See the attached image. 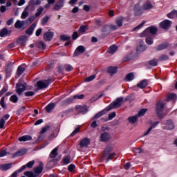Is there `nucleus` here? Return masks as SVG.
Listing matches in <instances>:
<instances>
[{
	"label": "nucleus",
	"mask_w": 177,
	"mask_h": 177,
	"mask_svg": "<svg viewBox=\"0 0 177 177\" xmlns=\"http://www.w3.org/2000/svg\"><path fill=\"white\" fill-rule=\"evenodd\" d=\"M26 23V21L17 20L15 24V28L19 29L22 28L23 30H24V28H26V27H24Z\"/></svg>",
	"instance_id": "nucleus-12"
},
{
	"label": "nucleus",
	"mask_w": 177,
	"mask_h": 177,
	"mask_svg": "<svg viewBox=\"0 0 177 177\" xmlns=\"http://www.w3.org/2000/svg\"><path fill=\"white\" fill-rule=\"evenodd\" d=\"M12 34V31L8 30V28H3L0 30V37L3 38L4 37H8V35H10Z\"/></svg>",
	"instance_id": "nucleus-15"
},
{
	"label": "nucleus",
	"mask_w": 177,
	"mask_h": 177,
	"mask_svg": "<svg viewBox=\"0 0 177 177\" xmlns=\"http://www.w3.org/2000/svg\"><path fill=\"white\" fill-rule=\"evenodd\" d=\"M71 161V156H70V155H68L63 158V162L64 164H65V165H67V164H70Z\"/></svg>",
	"instance_id": "nucleus-39"
},
{
	"label": "nucleus",
	"mask_w": 177,
	"mask_h": 177,
	"mask_svg": "<svg viewBox=\"0 0 177 177\" xmlns=\"http://www.w3.org/2000/svg\"><path fill=\"white\" fill-rule=\"evenodd\" d=\"M122 102H124V97H118L113 102H111L109 106H108L105 109H103L101 111L98 112L97 114H95V116L92 118V121H95V120L100 118V117L104 115V114H106L107 111H110L113 110V109H119V107H121Z\"/></svg>",
	"instance_id": "nucleus-1"
},
{
	"label": "nucleus",
	"mask_w": 177,
	"mask_h": 177,
	"mask_svg": "<svg viewBox=\"0 0 177 177\" xmlns=\"http://www.w3.org/2000/svg\"><path fill=\"white\" fill-rule=\"evenodd\" d=\"M157 27L155 26H149L147 29H145L142 33L141 34L142 37H150L153 35H155V34H157L158 31Z\"/></svg>",
	"instance_id": "nucleus-3"
},
{
	"label": "nucleus",
	"mask_w": 177,
	"mask_h": 177,
	"mask_svg": "<svg viewBox=\"0 0 177 177\" xmlns=\"http://www.w3.org/2000/svg\"><path fill=\"white\" fill-rule=\"evenodd\" d=\"M107 73L109 74H115L117 73V66H109Z\"/></svg>",
	"instance_id": "nucleus-34"
},
{
	"label": "nucleus",
	"mask_w": 177,
	"mask_h": 177,
	"mask_svg": "<svg viewBox=\"0 0 177 177\" xmlns=\"http://www.w3.org/2000/svg\"><path fill=\"white\" fill-rule=\"evenodd\" d=\"M149 84V80L144 79L141 82L137 84L138 88H140V89H145L146 86Z\"/></svg>",
	"instance_id": "nucleus-14"
},
{
	"label": "nucleus",
	"mask_w": 177,
	"mask_h": 177,
	"mask_svg": "<svg viewBox=\"0 0 177 177\" xmlns=\"http://www.w3.org/2000/svg\"><path fill=\"white\" fill-rule=\"evenodd\" d=\"M44 7H39L37 10V12L35 13V17H39L40 15H42V12H44Z\"/></svg>",
	"instance_id": "nucleus-44"
},
{
	"label": "nucleus",
	"mask_w": 177,
	"mask_h": 177,
	"mask_svg": "<svg viewBox=\"0 0 177 177\" xmlns=\"http://www.w3.org/2000/svg\"><path fill=\"white\" fill-rule=\"evenodd\" d=\"M168 46H169V44L167 42H165L156 46V50H163V49H167Z\"/></svg>",
	"instance_id": "nucleus-25"
},
{
	"label": "nucleus",
	"mask_w": 177,
	"mask_h": 177,
	"mask_svg": "<svg viewBox=\"0 0 177 177\" xmlns=\"http://www.w3.org/2000/svg\"><path fill=\"white\" fill-rule=\"evenodd\" d=\"M96 78V75H93L84 79V82H91V81H93Z\"/></svg>",
	"instance_id": "nucleus-50"
},
{
	"label": "nucleus",
	"mask_w": 177,
	"mask_h": 177,
	"mask_svg": "<svg viewBox=\"0 0 177 177\" xmlns=\"http://www.w3.org/2000/svg\"><path fill=\"white\" fill-rule=\"evenodd\" d=\"M147 111V109H142L138 112V113L136 115H138V118L143 117V115L146 114Z\"/></svg>",
	"instance_id": "nucleus-52"
},
{
	"label": "nucleus",
	"mask_w": 177,
	"mask_h": 177,
	"mask_svg": "<svg viewBox=\"0 0 177 177\" xmlns=\"http://www.w3.org/2000/svg\"><path fill=\"white\" fill-rule=\"evenodd\" d=\"M172 25V21L166 19L163 21L160 22L159 26L160 28H162L163 30H168L171 26Z\"/></svg>",
	"instance_id": "nucleus-6"
},
{
	"label": "nucleus",
	"mask_w": 177,
	"mask_h": 177,
	"mask_svg": "<svg viewBox=\"0 0 177 177\" xmlns=\"http://www.w3.org/2000/svg\"><path fill=\"white\" fill-rule=\"evenodd\" d=\"M158 124H160V122H158V121L152 123L151 124V127L147 131V132H145L144 133V136H147V135H149V133H150V132H151V131L153 129V128H156V127H157V125H158Z\"/></svg>",
	"instance_id": "nucleus-20"
},
{
	"label": "nucleus",
	"mask_w": 177,
	"mask_h": 177,
	"mask_svg": "<svg viewBox=\"0 0 177 177\" xmlns=\"http://www.w3.org/2000/svg\"><path fill=\"white\" fill-rule=\"evenodd\" d=\"M12 66H13V63L10 62L7 66H6V77L9 78L10 77V75L12 74Z\"/></svg>",
	"instance_id": "nucleus-16"
},
{
	"label": "nucleus",
	"mask_w": 177,
	"mask_h": 177,
	"mask_svg": "<svg viewBox=\"0 0 177 177\" xmlns=\"http://www.w3.org/2000/svg\"><path fill=\"white\" fill-rule=\"evenodd\" d=\"M64 67H65L66 71H73V70H74V68L73 67V66L70 64H66Z\"/></svg>",
	"instance_id": "nucleus-57"
},
{
	"label": "nucleus",
	"mask_w": 177,
	"mask_h": 177,
	"mask_svg": "<svg viewBox=\"0 0 177 177\" xmlns=\"http://www.w3.org/2000/svg\"><path fill=\"white\" fill-rule=\"evenodd\" d=\"M88 30V25H82L78 31L80 34H84V32H85V31H86Z\"/></svg>",
	"instance_id": "nucleus-41"
},
{
	"label": "nucleus",
	"mask_w": 177,
	"mask_h": 177,
	"mask_svg": "<svg viewBox=\"0 0 177 177\" xmlns=\"http://www.w3.org/2000/svg\"><path fill=\"white\" fill-rule=\"evenodd\" d=\"M111 151H113V147H111V146L106 147V148L104 151V154L102 156V158L107 157L109 156V154H110V153H111Z\"/></svg>",
	"instance_id": "nucleus-23"
},
{
	"label": "nucleus",
	"mask_w": 177,
	"mask_h": 177,
	"mask_svg": "<svg viewBox=\"0 0 177 177\" xmlns=\"http://www.w3.org/2000/svg\"><path fill=\"white\" fill-rule=\"evenodd\" d=\"M36 46L39 48V49H46V44H45L44 41H39L37 43Z\"/></svg>",
	"instance_id": "nucleus-43"
},
{
	"label": "nucleus",
	"mask_w": 177,
	"mask_h": 177,
	"mask_svg": "<svg viewBox=\"0 0 177 177\" xmlns=\"http://www.w3.org/2000/svg\"><path fill=\"white\" fill-rule=\"evenodd\" d=\"M0 106H1L2 109L6 110V103L5 102V97H2L0 100Z\"/></svg>",
	"instance_id": "nucleus-51"
},
{
	"label": "nucleus",
	"mask_w": 177,
	"mask_h": 177,
	"mask_svg": "<svg viewBox=\"0 0 177 177\" xmlns=\"http://www.w3.org/2000/svg\"><path fill=\"white\" fill-rule=\"evenodd\" d=\"M35 95V92L34 91H26L24 93V95L26 97H31Z\"/></svg>",
	"instance_id": "nucleus-58"
},
{
	"label": "nucleus",
	"mask_w": 177,
	"mask_h": 177,
	"mask_svg": "<svg viewBox=\"0 0 177 177\" xmlns=\"http://www.w3.org/2000/svg\"><path fill=\"white\" fill-rule=\"evenodd\" d=\"M118 49V48L115 45L111 46L109 48V53H111V55H114V53L117 52Z\"/></svg>",
	"instance_id": "nucleus-38"
},
{
	"label": "nucleus",
	"mask_w": 177,
	"mask_h": 177,
	"mask_svg": "<svg viewBox=\"0 0 177 177\" xmlns=\"http://www.w3.org/2000/svg\"><path fill=\"white\" fill-rule=\"evenodd\" d=\"M12 163H6L0 165L1 171H8V169H10L12 168Z\"/></svg>",
	"instance_id": "nucleus-24"
},
{
	"label": "nucleus",
	"mask_w": 177,
	"mask_h": 177,
	"mask_svg": "<svg viewBox=\"0 0 177 177\" xmlns=\"http://www.w3.org/2000/svg\"><path fill=\"white\" fill-rule=\"evenodd\" d=\"M115 156V153H109L108 154V157L106 158V162H109V161H110V160H112L113 158Z\"/></svg>",
	"instance_id": "nucleus-59"
},
{
	"label": "nucleus",
	"mask_w": 177,
	"mask_h": 177,
	"mask_svg": "<svg viewBox=\"0 0 177 177\" xmlns=\"http://www.w3.org/2000/svg\"><path fill=\"white\" fill-rule=\"evenodd\" d=\"M150 66H156L158 64L157 60L156 59H153L152 60H150L149 62Z\"/></svg>",
	"instance_id": "nucleus-62"
},
{
	"label": "nucleus",
	"mask_w": 177,
	"mask_h": 177,
	"mask_svg": "<svg viewBox=\"0 0 177 177\" xmlns=\"http://www.w3.org/2000/svg\"><path fill=\"white\" fill-rule=\"evenodd\" d=\"M166 129L171 131L172 129H175V125L174 124V122L171 120H167L166 123Z\"/></svg>",
	"instance_id": "nucleus-18"
},
{
	"label": "nucleus",
	"mask_w": 177,
	"mask_h": 177,
	"mask_svg": "<svg viewBox=\"0 0 177 177\" xmlns=\"http://www.w3.org/2000/svg\"><path fill=\"white\" fill-rule=\"evenodd\" d=\"M10 102H12V103H17V102H19V97L16 95H12L10 97Z\"/></svg>",
	"instance_id": "nucleus-48"
},
{
	"label": "nucleus",
	"mask_w": 177,
	"mask_h": 177,
	"mask_svg": "<svg viewBox=\"0 0 177 177\" xmlns=\"http://www.w3.org/2000/svg\"><path fill=\"white\" fill-rule=\"evenodd\" d=\"M146 49L147 47L145 42H143V41H140L137 46V52H138V53H141V52H145Z\"/></svg>",
	"instance_id": "nucleus-13"
},
{
	"label": "nucleus",
	"mask_w": 177,
	"mask_h": 177,
	"mask_svg": "<svg viewBox=\"0 0 177 177\" xmlns=\"http://www.w3.org/2000/svg\"><path fill=\"white\" fill-rule=\"evenodd\" d=\"M44 171V164L42 162L39 163V165L34 168V172L35 174H41Z\"/></svg>",
	"instance_id": "nucleus-21"
},
{
	"label": "nucleus",
	"mask_w": 177,
	"mask_h": 177,
	"mask_svg": "<svg viewBox=\"0 0 177 177\" xmlns=\"http://www.w3.org/2000/svg\"><path fill=\"white\" fill-rule=\"evenodd\" d=\"M53 35H55V33L48 30L44 34L43 39H44V41H51L52 38H53Z\"/></svg>",
	"instance_id": "nucleus-10"
},
{
	"label": "nucleus",
	"mask_w": 177,
	"mask_h": 177,
	"mask_svg": "<svg viewBox=\"0 0 177 177\" xmlns=\"http://www.w3.org/2000/svg\"><path fill=\"white\" fill-rule=\"evenodd\" d=\"M28 10V7H26L21 15V19H24L28 17V11H27Z\"/></svg>",
	"instance_id": "nucleus-42"
},
{
	"label": "nucleus",
	"mask_w": 177,
	"mask_h": 177,
	"mask_svg": "<svg viewBox=\"0 0 177 177\" xmlns=\"http://www.w3.org/2000/svg\"><path fill=\"white\" fill-rule=\"evenodd\" d=\"M26 169V166H22L21 168L19 169L18 170L15 171L12 175L11 177H17L18 174H20L22 171Z\"/></svg>",
	"instance_id": "nucleus-36"
},
{
	"label": "nucleus",
	"mask_w": 177,
	"mask_h": 177,
	"mask_svg": "<svg viewBox=\"0 0 177 177\" xmlns=\"http://www.w3.org/2000/svg\"><path fill=\"white\" fill-rule=\"evenodd\" d=\"M35 27H37V24L33 23L26 30V34L28 35H32V32H34V30H35Z\"/></svg>",
	"instance_id": "nucleus-19"
},
{
	"label": "nucleus",
	"mask_w": 177,
	"mask_h": 177,
	"mask_svg": "<svg viewBox=\"0 0 177 177\" xmlns=\"http://www.w3.org/2000/svg\"><path fill=\"white\" fill-rule=\"evenodd\" d=\"M141 37H147L145 42L146 44H147V45H153V38L154 37H151L152 36H142Z\"/></svg>",
	"instance_id": "nucleus-35"
},
{
	"label": "nucleus",
	"mask_w": 177,
	"mask_h": 177,
	"mask_svg": "<svg viewBox=\"0 0 177 177\" xmlns=\"http://www.w3.org/2000/svg\"><path fill=\"white\" fill-rule=\"evenodd\" d=\"M111 139L110 133L104 132L100 134V142H109Z\"/></svg>",
	"instance_id": "nucleus-8"
},
{
	"label": "nucleus",
	"mask_w": 177,
	"mask_h": 177,
	"mask_svg": "<svg viewBox=\"0 0 177 177\" xmlns=\"http://www.w3.org/2000/svg\"><path fill=\"white\" fill-rule=\"evenodd\" d=\"M91 145V140L89 138H84L80 142V146L82 148L88 147Z\"/></svg>",
	"instance_id": "nucleus-11"
},
{
	"label": "nucleus",
	"mask_w": 177,
	"mask_h": 177,
	"mask_svg": "<svg viewBox=\"0 0 177 177\" xmlns=\"http://www.w3.org/2000/svg\"><path fill=\"white\" fill-rule=\"evenodd\" d=\"M85 97V95L81 94V95H73V99H79L82 100Z\"/></svg>",
	"instance_id": "nucleus-60"
},
{
	"label": "nucleus",
	"mask_w": 177,
	"mask_h": 177,
	"mask_svg": "<svg viewBox=\"0 0 177 177\" xmlns=\"http://www.w3.org/2000/svg\"><path fill=\"white\" fill-rule=\"evenodd\" d=\"M19 45L21 46H26V42H27V37L26 36H21L17 41Z\"/></svg>",
	"instance_id": "nucleus-26"
},
{
	"label": "nucleus",
	"mask_w": 177,
	"mask_h": 177,
	"mask_svg": "<svg viewBox=\"0 0 177 177\" xmlns=\"http://www.w3.org/2000/svg\"><path fill=\"white\" fill-rule=\"evenodd\" d=\"M27 153V149H21L19 151H17L14 155L12 156V158H15V157H20L21 156H24Z\"/></svg>",
	"instance_id": "nucleus-27"
},
{
	"label": "nucleus",
	"mask_w": 177,
	"mask_h": 177,
	"mask_svg": "<svg viewBox=\"0 0 177 177\" xmlns=\"http://www.w3.org/2000/svg\"><path fill=\"white\" fill-rule=\"evenodd\" d=\"M164 111V102L161 101H158L156 103V113L157 114L158 118L160 120H162L164 118V113L162 112Z\"/></svg>",
	"instance_id": "nucleus-2"
},
{
	"label": "nucleus",
	"mask_w": 177,
	"mask_h": 177,
	"mask_svg": "<svg viewBox=\"0 0 177 177\" xmlns=\"http://www.w3.org/2000/svg\"><path fill=\"white\" fill-rule=\"evenodd\" d=\"M74 169H75V165H74V164H71L68 167V171H69V172H73V171H74Z\"/></svg>",
	"instance_id": "nucleus-61"
},
{
	"label": "nucleus",
	"mask_w": 177,
	"mask_h": 177,
	"mask_svg": "<svg viewBox=\"0 0 177 177\" xmlns=\"http://www.w3.org/2000/svg\"><path fill=\"white\" fill-rule=\"evenodd\" d=\"M169 57H168V55H162L158 59V62H165V60H169Z\"/></svg>",
	"instance_id": "nucleus-45"
},
{
	"label": "nucleus",
	"mask_w": 177,
	"mask_h": 177,
	"mask_svg": "<svg viewBox=\"0 0 177 177\" xmlns=\"http://www.w3.org/2000/svg\"><path fill=\"white\" fill-rule=\"evenodd\" d=\"M86 49L84 46H79L75 50L73 53V57H77L80 55H82L85 52Z\"/></svg>",
	"instance_id": "nucleus-7"
},
{
	"label": "nucleus",
	"mask_w": 177,
	"mask_h": 177,
	"mask_svg": "<svg viewBox=\"0 0 177 177\" xmlns=\"http://www.w3.org/2000/svg\"><path fill=\"white\" fill-rule=\"evenodd\" d=\"M167 102H171V100H176V94H169L166 99Z\"/></svg>",
	"instance_id": "nucleus-40"
},
{
	"label": "nucleus",
	"mask_w": 177,
	"mask_h": 177,
	"mask_svg": "<svg viewBox=\"0 0 177 177\" xmlns=\"http://www.w3.org/2000/svg\"><path fill=\"white\" fill-rule=\"evenodd\" d=\"M50 82H52V79H48L43 81L39 80L37 82V85L39 89H45V88H48V86H49Z\"/></svg>",
	"instance_id": "nucleus-4"
},
{
	"label": "nucleus",
	"mask_w": 177,
	"mask_h": 177,
	"mask_svg": "<svg viewBox=\"0 0 177 177\" xmlns=\"http://www.w3.org/2000/svg\"><path fill=\"white\" fill-rule=\"evenodd\" d=\"M138 118H139L138 115H135L134 116L129 117L128 121L130 124H135L138 121Z\"/></svg>",
	"instance_id": "nucleus-37"
},
{
	"label": "nucleus",
	"mask_w": 177,
	"mask_h": 177,
	"mask_svg": "<svg viewBox=\"0 0 177 177\" xmlns=\"http://www.w3.org/2000/svg\"><path fill=\"white\" fill-rule=\"evenodd\" d=\"M61 41H69V39H71V37L67 35H62L60 36Z\"/></svg>",
	"instance_id": "nucleus-53"
},
{
	"label": "nucleus",
	"mask_w": 177,
	"mask_h": 177,
	"mask_svg": "<svg viewBox=\"0 0 177 177\" xmlns=\"http://www.w3.org/2000/svg\"><path fill=\"white\" fill-rule=\"evenodd\" d=\"M55 107H56V104L55 103H50L45 107V110L48 113H51Z\"/></svg>",
	"instance_id": "nucleus-28"
},
{
	"label": "nucleus",
	"mask_w": 177,
	"mask_h": 177,
	"mask_svg": "<svg viewBox=\"0 0 177 177\" xmlns=\"http://www.w3.org/2000/svg\"><path fill=\"white\" fill-rule=\"evenodd\" d=\"M142 9L144 10H150V9H153V4H151V1H147L142 6Z\"/></svg>",
	"instance_id": "nucleus-17"
},
{
	"label": "nucleus",
	"mask_w": 177,
	"mask_h": 177,
	"mask_svg": "<svg viewBox=\"0 0 177 177\" xmlns=\"http://www.w3.org/2000/svg\"><path fill=\"white\" fill-rule=\"evenodd\" d=\"M80 129H81L80 127H77L70 135V136H71V138L75 136V135H77V133H78V132H80Z\"/></svg>",
	"instance_id": "nucleus-56"
},
{
	"label": "nucleus",
	"mask_w": 177,
	"mask_h": 177,
	"mask_svg": "<svg viewBox=\"0 0 177 177\" xmlns=\"http://www.w3.org/2000/svg\"><path fill=\"white\" fill-rule=\"evenodd\" d=\"M71 103H74V97L66 98L62 102V104H64V106L70 104Z\"/></svg>",
	"instance_id": "nucleus-32"
},
{
	"label": "nucleus",
	"mask_w": 177,
	"mask_h": 177,
	"mask_svg": "<svg viewBox=\"0 0 177 177\" xmlns=\"http://www.w3.org/2000/svg\"><path fill=\"white\" fill-rule=\"evenodd\" d=\"M58 150H59V147H57L54 149H53L49 155L50 158H56V157H57L58 156V153H57Z\"/></svg>",
	"instance_id": "nucleus-29"
},
{
	"label": "nucleus",
	"mask_w": 177,
	"mask_h": 177,
	"mask_svg": "<svg viewBox=\"0 0 177 177\" xmlns=\"http://www.w3.org/2000/svg\"><path fill=\"white\" fill-rule=\"evenodd\" d=\"M124 20H125V18L124 17L120 16L116 18L115 23L117 26L119 27H122V21H124Z\"/></svg>",
	"instance_id": "nucleus-31"
},
{
	"label": "nucleus",
	"mask_w": 177,
	"mask_h": 177,
	"mask_svg": "<svg viewBox=\"0 0 177 177\" xmlns=\"http://www.w3.org/2000/svg\"><path fill=\"white\" fill-rule=\"evenodd\" d=\"M6 92H8V86L3 87V88L0 91V96H2V95H3V93H5Z\"/></svg>",
	"instance_id": "nucleus-64"
},
{
	"label": "nucleus",
	"mask_w": 177,
	"mask_h": 177,
	"mask_svg": "<svg viewBox=\"0 0 177 177\" xmlns=\"http://www.w3.org/2000/svg\"><path fill=\"white\" fill-rule=\"evenodd\" d=\"M24 175H25V176H28V177H37V175H35L34 174V172L30 171H25L24 173Z\"/></svg>",
	"instance_id": "nucleus-49"
},
{
	"label": "nucleus",
	"mask_w": 177,
	"mask_h": 177,
	"mask_svg": "<svg viewBox=\"0 0 177 177\" xmlns=\"http://www.w3.org/2000/svg\"><path fill=\"white\" fill-rule=\"evenodd\" d=\"M27 89V83H17L16 84V92L18 95H21Z\"/></svg>",
	"instance_id": "nucleus-5"
},
{
	"label": "nucleus",
	"mask_w": 177,
	"mask_h": 177,
	"mask_svg": "<svg viewBox=\"0 0 177 177\" xmlns=\"http://www.w3.org/2000/svg\"><path fill=\"white\" fill-rule=\"evenodd\" d=\"M41 24L43 26H45V24H46L48 21H49V16L46 15L44 17L41 19Z\"/></svg>",
	"instance_id": "nucleus-54"
},
{
	"label": "nucleus",
	"mask_w": 177,
	"mask_h": 177,
	"mask_svg": "<svg viewBox=\"0 0 177 177\" xmlns=\"http://www.w3.org/2000/svg\"><path fill=\"white\" fill-rule=\"evenodd\" d=\"M134 10L135 12H140V10H142V8H140V5L139 3L135 5Z\"/></svg>",
	"instance_id": "nucleus-63"
},
{
	"label": "nucleus",
	"mask_w": 177,
	"mask_h": 177,
	"mask_svg": "<svg viewBox=\"0 0 177 177\" xmlns=\"http://www.w3.org/2000/svg\"><path fill=\"white\" fill-rule=\"evenodd\" d=\"M26 71V68L23 66V65L19 66L17 71V75H18L19 77L21 75Z\"/></svg>",
	"instance_id": "nucleus-33"
},
{
	"label": "nucleus",
	"mask_w": 177,
	"mask_h": 177,
	"mask_svg": "<svg viewBox=\"0 0 177 177\" xmlns=\"http://www.w3.org/2000/svg\"><path fill=\"white\" fill-rule=\"evenodd\" d=\"M34 164H35V160H32L28 162L26 165H24L23 167H26V168H32Z\"/></svg>",
	"instance_id": "nucleus-55"
},
{
	"label": "nucleus",
	"mask_w": 177,
	"mask_h": 177,
	"mask_svg": "<svg viewBox=\"0 0 177 177\" xmlns=\"http://www.w3.org/2000/svg\"><path fill=\"white\" fill-rule=\"evenodd\" d=\"M64 6V0H59L55 6L54 10H59V9H62Z\"/></svg>",
	"instance_id": "nucleus-22"
},
{
	"label": "nucleus",
	"mask_w": 177,
	"mask_h": 177,
	"mask_svg": "<svg viewBox=\"0 0 177 177\" xmlns=\"http://www.w3.org/2000/svg\"><path fill=\"white\" fill-rule=\"evenodd\" d=\"M134 78H135V76H134L133 73H130L126 75L125 80H126V81H132V80H133Z\"/></svg>",
	"instance_id": "nucleus-46"
},
{
	"label": "nucleus",
	"mask_w": 177,
	"mask_h": 177,
	"mask_svg": "<svg viewBox=\"0 0 177 177\" xmlns=\"http://www.w3.org/2000/svg\"><path fill=\"white\" fill-rule=\"evenodd\" d=\"M18 140L19 142H27L28 140H32V137H31V136L25 135V136L20 137L18 139Z\"/></svg>",
	"instance_id": "nucleus-30"
},
{
	"label": "nucleus",
	"mask_w": 177,
	"mask_h": 177,
	"mask_svg": "<svg viewBox=\"0 0 177 177\" xmlns=\"http://www.w3.org/2000/svg\"><path fill=\"white\" fill-rule=\"evenodd\" d=\"M177 17V11L176 10H174L167 14V17L169 19H174V17Z\"/></svg>",
	"instance_id": "nucleus-47"
},
{
	"label": "nucleus",
	"mask_w": 177,
	"mask_h": 177,
	"mask_svg": "<svg viewBox=\"0 0 177 177\" xmlns=\"http://www.w3.org/2000/svg\"><path fill=\"white\" fill-rule=\"evenodd\" d=\"M75 110L77 111V113H80L81 114H86V112L88 111V106L85 105H77L75 106Z\"/></svg>",
	"instance_id": "nucleus-9"
}]
</instances>
